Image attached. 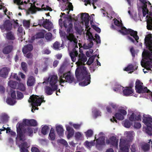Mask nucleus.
Segmentation results:
<instances>
[{"label": "nucleus", "instance_id": "f257e3e1", "mask_svg": "<svg viewBox=\"0 0 152 152\" xmlns=\"http://www.w3.org/2000/svg\"><path fill=\"white\" fill-rule=\"evenodd\" d=\"M78 61L76 64L79 66L75 70V75L77 79L79 80L84 79V80L79 83V85L82 86H85L89 84L91 82V75L89 72L88 73L86 68L83 66L87 58L83 53L80 54L78 55Z\"/></svg>", "mask_w": 152, "mask_h": 152}, {"label": "nucleus", "instance_id": "f03ea898", "mask_svg": "<svg viewBox=\"0 0 152 152\" xmlns=\"http://www.w3.org/2000/svg\"><path fill=\"white\" fill-rule=\"evenodd\" d=\"M145 44L147 48L150 51H152V37L150 35H147L144 39ZM142 56L145 60H150V61H146L143 60L141 63L142 66L147 70H150L152 67V52L147 50H144L142 53Z\"/></svg>", "mask_w": 152, "mask_h": 152}, {"label": "nucleus", "instance_id": "7ed1b4c3", "mask_svg": "<svg viewBox=\"0 0 152 152\" xmlns=\"http://www.w3.org/2000/svg\"><path fill=\"white\" fill-rule=\"evenodd\" d=\"M68 28L67 30V34L66 37L67 39L69 40V42L68 43V44L69 46L71 43H72L73 45V47H75L72 50V52L70 53V56L73 62L75 61L76 57H77L78 53L76 50V48H78L77 44V39L75 38V37L73 34L71 32L72 30L73 25L72 23H69L67 26Z\"/></svg>", "mask_w": 152, "mask_h": 152}, {"label": "nucleus", "instance_id": "20e7f679", "mask_svg": "<svg viewBox=\"0 0 152 152\" xmlns=\"http://www.w3.org/2000/svg\"><path fill=\"white\" fill-rule=\"evenodd\" d=\"M44 99V97L42 96L39 97V96L33 94L30 96L29 99L28 100V102L31 103L32 108H34V111H35L36 110L39 109L37 107L40 106L42 102H45Z\"/></svg>", "mask_w": 152, "mask_h": 152}, {"label": "nucleus", "instance_id": "39448f33", "mask_svg": "<svg viewBox=\"0 0 152 152\" xmlns=\"http://www.w3.org/2000/svg\"><path fill=\"white\" fill-rule=\"evenodd\" d=\"M119 31L124 35L130 34L133 37L137 42H138L137 40L139 39V37L136 31H134L131 29H127L124 26L121 27V30H119Z\"/></svg>", "mask_w": 152, "mask_h": 152}, {"label": "nucleus", "instance_id": "423d86ee", "mask_svg": "<svg viewBox=\"0 0 152 152\" xmlns=\"http://www.w3.org/2000/svg\"><path fill=\"white\" fill-rule=\"evenodd\" d=\"M143 122L147 126L146 132L150 136L152 135V118L149 116L144 117Z\"/></svg>", "mask_w": 152, "mask_h": 152}, {"label": "nucleus", "instance_id": "0eeeda50", "mask_svg": "<svg viewBox=\"0 0 152 152\" xmlns=\"http://www.w3.org/2000/svg\"><path fill=\"white\" fill-rule=\"evenodd\" d=\"M135 90L136 92L139 94L149 93L150 92L147 87H143V83L138 79L136 81Z\"/></svg>", "mask_w": 152, "mask_h": 152}, {"label": "nucleus", "instance_id": "6e6552de", "mask_svg": "<svg viewBox=\"0 0 152 152\" xmlns=\"http://www.w3.org/2000/svg\"><path fill=\"white\" fill-rule=\"evenodd\" d=\"M119 113H116L115 115V117L113 116V119L111 118L110 119V121L112 122H114V121L117 123V121L115 118L118 120H122L124 118V115H126L127 114V112L126 110L124 109H119L118 110Z\"/></svg>", "mask_w": 152, "mask_h": 152}, {"label": "nucleus", "instance_id": "1a4fd4ad", "mask_svg": "<svg viewBox=\"0 0 152 152\" xmlns=\"http://www.w3.org/2000/svg\"><path fill=\"white\" fill-rule=\"evenodd\" d=\"M0 28L3 32L5 31H10L12 28V24L10 20H7L3 24L0 26Z\"/></svg>", "mask_w": 152, "mask_h": 152}, {"label": "nucleus", "instance_id": "9d476101", "mask_svg": "<svg viewBox=\"0 0 152 152\" xmlns=\"http://www.w3.org/2000/svg\"><path fill=\"white\" fill-rule=\"evenodd\" d=\"M24 125L26 126L24 124L23 122L22 123H19L18 126L17 127L18 137H19L20 141H24L25 140L22 130V129Z\"/></svg>", "mask_w": 152, "mask_h": 152}, {"label": "nucleus", "instance_id": "9b49d317", "mask_svg": "<svg viewBox=\"0 0 152 152\" xmlns=\"http://www.w3.org/2000/svg\"><path fill=\"white\" fill-rule=\"evenodd\" d=\"M65 68L64 65H61L58 70V75L60 77V85L62 83H64L65 80L62 78L64 77L66 73H64Z\"/></svg>", "mask_w": 152, "mask_h": 152}, {"label": "nucleus", "instance_id": "f8f14e48", "mask_svg": "<svg viewBox=\"0 0 152 152\" xmlns=\"http://www.w3.org/2000/svg\"><path fill=\"white\" fill-rule=\"evenodd\" d=\"M65 79V82L69 83L73 82L76 83L75 80L73 75H72L69 72H68L65 74L64 77Z\"/></svg>", "mask_w": 152, "mask_h": 152}, {"label": "nucleus", "instance_id": "ddd939ff", "mask_svg": "<svg viewBox=\"0 0 152 152\" xmlns=\"http://www.w3.org/2000/svg\"><path fill=\"white\" fill-rule=\"evenodd\" d=\"M120 152H129V147L125 141L120 140L119 143Z\"/></svg>", "mask_w": 152, "mask_h": 152}, {"label": "nucleus", "instance_id": "4468645a", "mask_svg": "<svg viewBox=\"0 0 152 152\" xmlns=\"http://www.w3.org/2000/svg\"><path fill=\"white\" fill-rule=\"evenodd\" d=\"M37 0H31L32 2H33V4H31V6L29 9L28 10L29 11L31 12L32 13H35L37 11H41V8L37 7L35 6L36 3L37 2Z\"/></svg>", "mask_w": 152, "mask_h": 152}, {"label": "nucleus", "instance_id": "2eb2a0df", "mask_svg": "<svg viewBox=\"0 0 152 152\" xmlns=\"http://www.w3.org/2000/svg\"><path fill=\"white\" fill-rule=\"evenodd\" d=\"M23 122L24 124L27 126H36L37 125L36 121L33 119L30 120L24 119L23 120Z\"/></svg>", "mask_w": 152, "mask_h": 152}, {"label": "nucleus", "instance_id": "dca6fc26", "mask_svg": "<svg viewBox=\"0 0 152 152\" xmlns=\"http://www.w3.org/2000/svg\"><path fill=\"white\" fill-rule=\"evenodd\" d=\"M96 147L98 150H100L101 148V146L105 144V137H100L96 140Z\"/></svg>", "mask_w": 152, "mask_h": 152}, {"label": "nucleus", "instance_id": "f3484780", "mask_svg": "<svg viewBox=\"0 0 152 152\" xmlns=\"http://www.w3.org/2000/svg\"><path fill=\"white\" fill-rule=\"evenodd\" d=\"M10 71V69L9 68L4 67L2 68L0 70V76L4 78H6Z\"/></svg>", "mask_w": 152, "mask_h": 152}, {"label": "nucleus", "instance_id": "a211bd4d", "mask_svg": "<svg viewBox=\"0 0 152 152\" xmlns=\"http://www.w3.org/2000/svg\"><path fill=\"white\" fill-rule=\"evenodd\" d=\"M51 88L49 86H45V92L47 95H50L52 94L54 91H56L57 89V87L56 86L54 87L51 86Z\"/></svg>", "mask_w": 152, "mask_h": 152}, {"label": "nucleus", "instance_id": "6ab92c4d", "mask_svg": "<svg viewBox=\"0 0 152 152\" xmlns=\"http://www.w3.org/2000/svg\"><path fill=\"white\" fill-rule=\"evenodd\" d=\"M42 26L45 28L48 29L49 31L53 28L52 23L50 22L48 19H46L45 21H43Z\"/></svg>", "mask_w": 152, "mask_h": 152}, {"label": "nucleus", "instance_id": "aec40b11", "mask_svg": "<svg viewBox=\"0 0 152 152\" xmlns=\"http://www.w3.org/2000/svg\"><path fill=\"white\" fill-rule=\"evenodd\" d=\"M58 81V77L55 75H52L50 79L49 83L51 86L54 87L57 86L58 88V85L57 84Z\"/></svg>", "mask_w": 152, "mask_h": 152}, {"label": "nucleus", "instance_id": "412c9836", "mask_svg": "<svg viewBox=\"0 0 152 152\" xmlns=\"http://www.w3.org/2000/svg\"><path fill=\"white\" fill-rule=\"evenodd\" d=\"M123 90V93L124 96H128L132 94L134 91L133 89H131L127 87H125Z\"/></svg>", "mask_w": 152, "mask_h": 152}, {"label": "nucleus", "instance_id": "4be33fe9", "mask_svg": "<svg viewBox=\"0 0 152 152\" xmlns=\"http://www.w3.org/2000/svg\"><path fill=\"white\" fill-rule=\"evenodd\" d=\"M141 116L140 113L135 114L134 113H132L129 118V120L132 121H134L141 120Z\"/></svg>", "mask_w": 152, "mask_h": 152}, {"label": "nucleus", "instance_id": "5701e85b", "mask_svg": "<svg viewBox=\"0 0 152 152\" xmlns=\"http://www.w3.org/2000/svg\"><path fill=\"white\" fill-rule=\"evenodd\" d=\"M33 46L31 44H28L25 45L22 49V52L24 54H26L28 52H30L33 49Z\"/></svg>", "mask_w": 152, "mask_h": 152}, {"label": "nucleus", "instance_id": "b1692460", "mask_svg": "<svg viewBox=\"0 0 152 152\" xmlns=\"http://www.w3.org/2000/svg\"><path fill=\"white\" fill-rule=\"evenodd\" d=\"M13 49V46L11 45H8L4 48L2 50L3 53L6 54L10 53Z\"/></svg>", "mask_w": 152, "mask_h": 152}, {"label": "nucleus", "instance_id": "393cba45", "mask_svg": "<svg viewBox=\"0 0 152 152\" xmlns=\"http://www.w3.org/2000/svg\"><path fill=\"white\" fill-rule=\"evenodd\" d=\"M56 130L58 135L62 136L64 134V130L63 127L61 125H59L56 127Z\"/></svg>", "mask_w": 152, "mask_h": 152}, {"label": "nucleus", "instance_id": "a878e982", "mask_svg": "<svg viewBox=\"0 0 152 152\" xmlns=\"http://www.w3.org/2000/svg\"><path fill=\"white\" fill-rule=\"evenodd\" d=\"M35 79L33 76L29 77L27 81V84L28 86H33L35 83Z\"/></svg>", "mask_w": 152, "mask_h": 152}, {"label": "nucleus", "instance_id": "bb28decb", "mask_svg": "<svg viewBox=\"0 0 152 152\" xmlns=\"http://www.w3.org/2000/svg\"><path fill=\"white\" fill-rule=\"evenodd\" d=\"M44 33L42 32H40L36 33L32 37V39H38L44 38Z\"/></svg>", "mask_w": 152, "mask_h": 152}, {"label": "nucleus", "instance_id": "cd10ccee", "mask_svg": "<svg viewBox=\"0 0 152 152\" xmlns=\"http://www.w3.org/2000/svg\"><path fill=\"white\" fill-rule=\"evenodd\" d=\"M141 149L144 152H147L148 151L150 148V145L149 143H145L142 145L141 146Z\"/></svg>", "mask_w": 152, "mask_h": 152}, {"label": "nucleus", "instance_id": "c85d7f7f", "mask_svg": "<svg viewBox=\"0 0 152 152\" xmlns=\"http://www.w3.org/2000/svg\"><path fill=\"white\" fill-rule=\"evenodd\" d=\"M6 34V37L9 40H13L15 39V37L13 33L11 31H8Z\"/></svg>", "mask_w": 152, "mask_h": 152}, {"label": "nucleus", "instance_id": "c756f323", "mask_svg": "<svg viewBox=\"0 0 152 152\" xmlns=\"http://www.w3.org/2000/svg\"><path fill=\"white\" fill-rule=\"evenodd\" d=\"M90 16L88 14L86 13H82L81 16V19L84 21H89Z\"/></svg>", "mask_w": 152, "mask_h": 152}, {"label": "nucleus", "instance_id": "7c9ffc66", "mask_svg": "<svg viewBox=\"0 0 152 152\" xmlns=\"http://www.w3.org/2000/svg\"><path fill=\"white\" fill-rule=\"evenodd\" d=\"M137 67L138 66H137L135 69H134L133 65L130 64H129L125 68L124 70L126 71H131V72H133V70H136Z\"/></svg>", "mask_w": 152, "mask_h": 152}, {"label": "nucleus", "instance_id": "2f4dec72", "mask_svg": "<svg viewBox=\"0 0 152 152\" xmlns=\"http://www.w3.org/2000/svg\"><path fill=\"white\" fill-rule=\"evenodd\" d=\"M25 133L29 136H32L33 134V129L31 127H28L25 130Z\"/></svg>", "mask_w": 152, "mask_h": 152}, {"label": "nucleus", "instance_id": "473e14b6", "mask_svg": "<svg viewBox=\"0 0 152 152\" xmlns=\"http://www.w3.org/2000/svg\"><path fill=\"white\" fill-rule=\"evenodd\" d=\"M49 137L52 140H54L55 138V134L54 133V129L52 128L51 129Z\"/></svg>", "mask_w": 152, "mask_h": 152}, {"label": "nucleus", "instance_id": "72a5a7b5", "mask_svg": "<svg viewBox=\"0 0 152 152\" xmlns=\"http://www.w3.org/2000/svg\"><path fill=\"white\" fill-rule=\"evenodd\" d=\"M18 83L15 81L12 80L10 81L8 83L9 86L12 88L15 89L16 88Z\"/></svg>", "mask_w": 152, "mask_h": 152}, {"label": "nucleus", "instance_id": "f704fd0d", "mask_svg": "<svg viewBox=\"0 0 152 152\" xmlns=\"http://www.w3.org/2000/svg\"><path fill=\"white\" fill-rule=\"evenodd\" d=\"M1 120L2 123H6L8 120V117L7 115H2L1 117Z\"/></svg>", "mask_w": 152, "mask_h": 152}, {"label": "nucleus", "instance_id": "c9c22d12", "mask_svg": "<svg viewBox=\"0 0 152 152\" xmlns=\"http://www.w3.org/2000/svg\"><path fill=\"white\" fill-rule=\"evenodd\" d=\"M49 128L48 126H45L42 128L41 132L44 135L46 134L49 131Z\"/></svg>", "mask_w": 152, "mask_h": 152}, {"label": "nucleus", "instance_id": "e433bc0d", "mask_svg": "<svg viewBox=\"0 0 152 152\" xmlns=\"http://www.w3.org/2000/svg\"><path fill=\"white\" fill-rule=\"evenodd\" d=\"M110 143L113 145H115L117 144L116 138L115 137L113 136L110 138Z\"/></svg>", "mask_w": 152, "mask_h": 152}, {"label": "nucleus", "instance_id": "4c0bfd02", "mask_svg": "<svg viewBox=\"0 0 152 152\" xmlns=\"http://www.w3.org/2000/svg\"><path fill=\"white\" fill-rule=\"evenodd\" d=\"M89 43H88L87 45L85 44L83 47L85 49H88L91 48L94 45V43L93 41H88Z\"/></svg>", "mask_w": 152, "mask_h": 152}, {"label": "nucleus", "instance_id": "58836bf2", "mask_svg": "<svg viewBox=\"0 0 152 152\" xmlns=\"http://www.w3.org/2000/svg\"><path fill=\"white\" fill-rule=\"evenodd\" d=\"M6 102L9 105H13L15 103L16 101L10 98H8L6 99Z\"/></svg>", "mask_w": 152, "mask_h": 152}, {"label": "nucleus", "instance_id": "ea45409f", "mask_svg": "<svg viewBox=\"0 0 152 152\" xmlns=\"http://www.w3.org/2000/svg\"><path fill=\"white\" fill-rule=\"evenodd\" d=\"M21 67L22 70L25 72H26L27 71V65L26 63L25 62H22L21 63Z\"/></svg>", "mask_w": 152, "mask_h": 152}, {"label": "nucleus", "instance_id": "a19ab883", "mask_svg": "<svg viewBox=\"0 0 152 152\" xmlns=\"http://www.w3.org/2000/svg\"><path fill=\"white\" fill-rule=\"evenodd\" d=\"M86 137H90L92 136L93 134V131L91 129L88 130L86 132H85Z\"/></svg>", "mask_w": 152, "mask_h": 152}, {"label": "nucleus", "instance_id": "79ce46f5", "mask_svg": "<svg viewBox=\"0 0 152 152\" xmlns=\"http://www.w3.org/2000/svg\"><path fill=\"white\" fill-rule=\"evenodd\" d=\"M86 35L88 36V39L87 40L88 41L95 40V39L92 33L89 32L86 33Z\"/></svg>", "mask_w": 152, "mask_h": 152}, {"label": "nucleus", "instance_id": "37998d69", "mask_svg": "<svg viewBox=\"0 0 152 152\" xmlns=\"http://www.w3.org/2000/svg\"><path fill=\"white\" fill-rule=\"evenodd\" d=\"M96 57V56H93L90 57L87 62V64L88 65H90L94 62V59Z\"/></svg>", "mask_w": 152, "mask_h": 152}, {"label": "nucleus", "instance_id": "c03bdc74", "mask_svg": "<svg viewBox=\"0 0 152 152\" xmlns=\"http://www.w3.org/2000/svg\"><path fill=\"white\" fill-rule=\"evenodd\" d=\"M60 44V43L57 42H56L53 44V48L56 50H59Z\"/></svg>", "mask_w": 152, "mask_h": 152}, {"label": "nucleus", "instance_id": "a18cd8bd", "mask_svg": "<svg viewBox=\"0 0 152 152\" xmlns=\"http://www.w3.org/2000/svg\"><path fill=\"white\" fill-rule=\"evenodd\" d=\"M23 25L24 27L28 28L30 26V22L29 20H24L23 21Z\"/></svg>", "mask_w": 152, "mask_h": 152}, {"label": "nucleus", "instance_id": "49530a36", "mask_svg": "<svg viewBox=\"0 0 152 152\" xmlns=\"http://www.w3.org/2000/svg\"><path fill=\"white\" fill-rule=\"evenodd\" d=\"M18 89L20 91H25L26 88L24 85L22 83H20L18 85Z\"/></svg>", "mask_w": 152, "mask_h": 152}, {"label": "nucleus", "instance_id": "de8ad7c7", "mask_svg": "<svg viewBox=\"0 0 152 152\" xmlns=\"http://www.w3.org/2000/svg\"><path fill=\"white\" fill-rule=\"evenodd\" d=\"M131 124L129 121L127 120L125 121L124 123V126L125 127L129 128L131 127Z\"/></svg>", "mask_w": 152, "mask_h": 152}, {"label": "nucleus", "instance_id": "09e8293b", "mask_svg": "<svg viewBox=\"0 0 152 152\" xmlns=\"http://www.w3.org/2000/svg\"><path fill=\"white\" fill-rule=\"evenodd\" d=\"M44 6V5L43 4L42 6L41 10H49L50 11H51L52 10L51 8L49 7V6L47 5L46 7H43Z\"/></svg>", "mask_w": 152, "mask_h": 152}, {"label": "nucleus", "instance_id": "8fccbe9b", "mask_svg": "<svg viewBox=\"0 0 152 152\" xmlns=\"http://www.w3.org/2000/svg\"><path fill=\"white\" fill-rule=\"evenodd\" d=\"M52 37V34L50 33H48L45 34V38L47 40H50L51 39Z\"/></svg>", "mask_w": 152, "mask_h": 152}, {"label": "nucleus", "instance_id": "3c124183", "mask_svg": "<svg viewBox=\"0 0 152 152\" xmlns=\"http://www.w3.org/2000/svg\"><path fill=\"white\" fill-rule=\"evenodd\" d=\"M58 142L62 144L67 147L68 145V144L67 142L64 139H61L58 140Z\"/></svg>", "mask_w": 152, "mask_h": 152}, {"label": "nucleus", "instance_id": "603ef678", "mask_svg": "<svg viewBox=\"0 0 152 152\" xmlns=\"http://www.w3.org/2000/svg\"><path fill=\"white\" fill-rule=\"evenodd\" d=\"M66 130L68 133H74L73 129L69 126H66Z\"/></svg>", "mask_w": 152, "mask_h": 152}, {"label": "nucleus", "instance_id": "864d4df0", "mask_svg": "<svg viewBox=\"0 0 152 152\" xmlns=\"http://www.w3.org/2000/svg\"><path fill=\"white\" fill-rule=\"evenodd\" d=\"M68 5L67 6L68 8H66L65 10V11L68 10H73V6L72 5V3L71 2H68Z\"/></svg>", "mask_w": 152, "mask_h": 152}, {"label": "nucleus", "instance_id": "5fc2aeb1", "mask_svg": "<svg viewBox=\"0 0 152 152\" xmlns=\"http://www.w3.org/2000/svg\"><path fill=\"white\" fill-rule=\"evenodd\" d=\"M17 98L18 99H21L23 98V93L19 91H17Z\"/></svg>", "mask_w": 152, "mask_h": 152}, {"label": "nucleus", "instance_id": "6e6d98bb", "mask_svg": "<svg viewBox=\"0 0 152 152\" xmlns=\"http://www.w3.org/2000/svg\"><path fill=\"white\" fill-rule=\"evenodd\" d=\"M95 37L96 39V40L97 43H101V40L100 37L99 35L97 34H95Z\"/></svg>", "mask_w": 152, "mask_h": 152}, {"label": "nucleus", "instance_id": "4d7b16f0", "mask_svg": "<svg viewBox=\"0 0 152 152\" xmlns=\"http://www.w3.org/2000/svg\"><path fill=\"white\" fill-rule=\"evenodd\" d=\"M144 1V2H141L143 4L142 6V9H148L147 8V4L148 2L146 0H145Z\"/></svg>", "mask_w": 152, "mask_h": 152}, {"label": "nucleus", "instance_id": "13d9d810", "mask_svg": "<svg viewBox=\"0 0 152 152\" xmlns=\"http://www.w3.org/2000/svg\"><path fill=\"white\" fill-rule=\"evenodd\" d=\"M21 0H14V2L16 4L18 5H23V2Z\"/></svg>", "mask_w": 152, "mask_h": 152}, {"label": "nucleus", "instance_id": "bf43d9fd", "mask_svg": "<svg viewBox=\"0 0 152 152\" xmlns=\"http://www.w3.org/2000/svg\"><path fill=\"white\" fill-rule=\"evenodd\" d=\"M82 134L80 132H78L75 133V137L76 139L77 140H79Z\"/></svg>", "mask_w": 152, "mask_h": 152}, {"label": "nucleus", "instance_id": "052dcab7", "mask_svg": "<svg viewBox=\"0 0 152 152\" xmlns=\"http://www.w3.org/2000/svg\"><path fill=\"white\" fill-rule=\"evenodd\" d=\"M141 126V124L139 122H135L134 124V127L137 129L140 128Z\"/></svg>", "mask_w": 152, "mask_h": 152}, {"label": "nucleus", "instance_id": "680f3d73", "mask_svg": "<svg viewBox=\"0 0 152 152\" xmlns=\"http://www.w3.org/2000/svg\"><path fill=\"white\" fill-rule=\"evenodd\" d=\"M142 12L143 13V17H145L147 14H149V10L148 9H142Z\"/></svg>", "mask_w": 152, "mask_h": 152}, {"label": "nucleus", "instance_id": "e2e57ef3", "mask_svg": "<svg viewBox=\"0 0 152 152\" xmlns=\"http://www.w3.org/2000/svg\"><path fill=\"white\" fill-rule=\"evenodd\" d=\"M146 18H148V20L147 21V23H149L152 25V17H149L148 15L146 16Z\"/></svg>", "mask_w": 152, "mask_h": 152}, {"label": "nucleus", "instance_id": "0e129e2a", "mask_svg": "<svg viewBox=\"0 0 152 152\" xmlns=\"http://www.w3.org/2000/svg\"><path fill=\"white\" fill-rule=\"evenodd\" d=\"M110 105L112 107V108L115 110H116L118 107V105L115 104L111 103H110Z\"/></svg>", "mask_w": 152, "mask_h": 152}, {"label": "nucleus", "instance_id": "69168bd1", "mask_svg": "<svg viewBox=\"0 0 152 152\" xmlns=\"http://www.w3.org/2000/svg\"><path fill=\"white\" fill-rule=\"evenodd\" d=\"M131 152H135L136 151V145L135 144H133L131 148Z\"/></svg>", "mask_w": 152, "mask_h": 152}, {"label": "nucleus", "instance_id": "338daca9", "mask_svg": "<svg viewBox=\"0 0 152 152\" xmlns=\"http://www.w3.org/2000/svg\"><path fill=\"white\" fill-rule=\"evenodd\" d=\"M26 57L28 58L32 59L33 57V55L31 53L29 52L26 54Z\"/></svg>", "mask_w": 152, "mask_h": 152}, {"label": "nucleus", "instance_id": "774afa93", "mask_svg": "<svg viewBox=\"0 0 152 152\" xmlns=\"http://www.w3.org/2000/svg\"><path fill=\"white\" fill-rule=\"evenodd\" d=\"M32 152H40L39 150L36 147H32L31 149Z\"/></svg>", "mask_w": 152, "mask_h": 152}]
</instances>
